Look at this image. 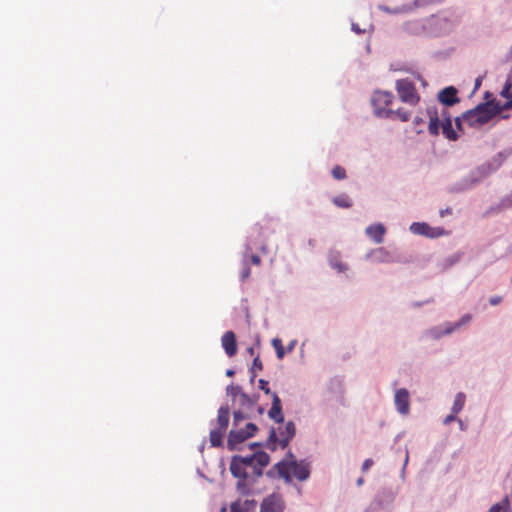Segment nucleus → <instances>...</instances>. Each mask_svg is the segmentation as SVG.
Returning <instances> with one entry per match:
<instances>
[{
	"mask_svg": "<svg viewBox=\"0 0 512 512\" xmlns=\"http://www.w3.org/2000/svg\"><path fill=\"white\" fill-rule=\"evenodd\" d=\"M511 154V147L499 151L489 161L477 166L471 170L468 175L451 185L450 191L454 193H460L474 188L485 178L495 173L511 156Z\"/></svg>",
	"mask_w": 512,
	"mask_h": 512,
	"instance_id": "1",
	"label": "nucleus"
},
{
	"mask_svg": "<svg viewBox=\"0 0 512 512\" xmlns=\"http://www.w3.org/2000/svg\"><path fill=\"white\" fill-rule=\"evenodd\" d=\"M485 102L463 113L464 121L470 127H480L505 109L503 103L496 100L490 92L485 93Z\"/></svg>",
	"mask_w": 512,
	"mask_h": 512,
	"instance_id": "2",
	"label": "nucleus"
},
{
	"mask_svg": "<svg viewBox=\"0 0 512 512\" xmlns=\"http://www.w3.org/2000/svg\"><path fill=\"white\" fill-rule=\"evenodd\" d=\"M402 29L415 36H439L447 33L451 29V24L446 18L432 16L406 21L403 23Z\"/></svg>",
	"mask_w": 512,
	"mask_h": 512,
	"instance_id": "3",
	"label": "nucleus"
},
{
	"mask_svg": "<svg viewBox=\"0 0 512 512\" xmlns=\"http://www.w3.org/2000/svg\"><path fill=\"white\" fill-rule=\"evenodd\" d=\"M426 114L429 117L428 131L432 136H437L442 130V134L450 141H456L458 134L453 129L452 117L447 110L443 107L439 111L436 106H429L426 109Z\"/></svg>",
	"mask_w": 512,
	"mask_h": 512,
	"instance_id": "4",
	"label": "nucleus"
},
{
	"mask_svg": "<svg viewBox=\"0 0 512 512\" xmlns=\"http://www.w3.org/2000/svg\"><path fill=\"white\" fill-rule=\"evenodd\" d=\"M296 434V426L293 421L283 422L277 428L271 427L265 447L275 451L278 447L285 449Z\"/></svg>",
	"mask_w": 512,
	"mask_h": 512,
	"instance_id": "5",
	"label": "nucleus"
},
{
	"mask_svg": "<svg viewBox=\"0 0 512 512\" xmlns=\"http://www.w3.org/2000/svg\"><path fill=\"white\" fill-rule=\"evenodd\" d=\"M394 95L388 91L376 90L371 95V106L373 108V114L377 118L381 119H392L393 109L388 108L392 103Z\"/></svg>",
	"mask_w": 512,
	"mask_h": 512,
	"instance_id": "6",
	"label": "nucleus"
},
{
	"mask_svg": "<svg viewBox=\"0 0 512 512\" xmlns=\"http://www.w3.org/2000/svg\"><path fill=\"white\" fill-rule=\"evenodd\" d=\"M396 496L397 491L383 488L375 495L364 512H391Z\"/></svg>",
	"mask_w": 512,
	"mask_h": 512,
	"instance_id": "7",
	"label": "nucleus"
},
{
	"mask_svg": "<svg viewBox=\"0 0 512 512\" xmlns=\"http://www.w3.org/2000/svg\"><path fill=\"white\" fill-rule=\"evenodd\" d=\"M230 472L235 478H238L236 485L237 491L242 495H250L252 493L249 480L250 473L244 465L239 463L235 456L232 457L230 462Z\"/></svg>",
	"mask_w": 512,
	"mask_h": 512,
	"instance_id": "8",
	"label": "nucleus"
},
{
	"mask_svg": "<svg viewBox=\"0 0 512 512\" xmlns=\"http://www.w3.org/2000/svg\"><path fill=\"white\" fill-rule=\"evenodd\" d=\"M258 427L254 423H246L244 427L238 426L232 428L228 434L227 446L229 450L234 451L238 449V445L245 440L253 437L257 432Z\"/></svg>",
	"mask_w": 512,
	"mask_h": 512,
	"instance_id": "9",
	"label": "nucleus"
},
{
	"mask_svg": "<svg viewBox=\"0 0 512 512\" xmlns=\"http://www.w3.org/2000/svg\"><path fill=\"white\" fill-rule=\"evenodd\" d=\"M324 401L331 405L345 404L343 381L339 377H333L328 381Z\"/></svg>",
	"mask_w": 512,
	"mask_h": 512,
	"instance_id": "10",
	"label": "nucleus"
},
{
	"mask_svg": "<svg viewBox=\"0 0 512 512\" xmlns=\"http://www.w3.org/2000/svg\"><path fill=\"white\" fill-rule=\"evenodd\" d=\"M395 89L403 103L415 106L420 101L414 83L409 79H399L395 83Z\"/></svg>",
	"mask_w": 512,
	"mask_h": 512,
	"instance_id": "11",
	"label": "nucleus"
},
{
	"mask_svg": "<svg viewBox=\"0 0 512 512\" xmlns=\"http://www.w3.org/2000/svg\"><path fill=\"white\" fill-rule=\"evenodd\" d=\"M287 503L282 493L273 491L265 495L259 505V512H286Z\"/></svg>",
	"mask_w": 512,
	"mask_h": 512,
	"instance_id": "12",
	"label": "nucleus"
},
{
	"mask_svg": "<svg viewBox=\"0 0 512 512\" xmlns=\"http://www.w3.org/2000/svg\"><path fill=\"white\" fill-rule=\"evenodd\" d=\"M284 471L288 473L291 483L296 479L299 482H305L310 478L311 475V462L307 459H301L299 461H293L291 465L287 466Z\"/></svg>",
	"mask_w": 512,
	"mask_h": 512,
	"instance_id": "13",
	"label": "nucleus"
},
{
	"mask_svg": "<svg viewBox=\"0 0 512 512\" xmlns=\"http://www.w3.org/2000/svg\"><path fill=\"white\" fill-rule=\"evenodd\" d=\"M409 231L418 236H423L429 239H436L447 234L442 227H433L426 222H413L409 226Z\"/></svg>",
	"mask_w": 512,
	"mask_h": 512,
	"instance_id": "14",
	"label": "nucleus"
},
{
	"mask_svg": "<svg viewBox=\"0 0 512 512\" xmlns=\"http://www.w3.org/2000/svg\"><path fill=\"white\" fill-rule=\"evenodd\" d=\"M365 260L375 264H391L398 262L397 257L385 247L370 249L365 254Z\"/></svg>",
	"mask_w": 512,
	"mask_h": 512,
	"instance_id": "15",
	"label": "nucleus"
},
{
	"mask_svg": "<svg viewBox=\"0 0 512 512\" xmlns=\"http://www.w3.org/2000/svg\"><path fill=\"white\" fill-rule=\"evenodd\" d=\"M429 3H431V0H414L411 3L403 4V5L397 6L395 8H390L386 5L380 4V5H378V9L385 13L393 14V15L409 14V13H412L415 9L424 7V6L428 5Z\"/></svg>",
	"mask_w": 512,
	"mask_h": 512,
	"instance_id": "16",
	"label": "nucleus"
},
{
	"mask_svg": "<svg viewBox=\"0 0 512 512\" xmlns=\"http://www.w3.org/2000/svg\"><path fill=\"white\" fill-rule=\"evenodd\" d=\"M236 459L244 465L247 469L250 467V465H254V463H258V466L260 467H266L270 462V456L266 452L263 451H256L251 455L241 456V455H234Z\"/></svg>",
	"mask_w": 512,
	"mask_h": 512,
	"instance_id": "17",
	"label": "nucleus"
},
{
	"mask_svg": "<svg viewBox=\"0 0 512 512\" xmlns=\"http://www.w3.org/2000/svg\"><path fill=\"white\" fill-rule=\"evenodd\" d=\"M453 333H455V332L452 327V322L445 321L441 324H438V325L428 328L424 332V335L426 338H428L430 340L438 341V340L442 339L443 337L449 336Z\"/></svg>",
	"mask_w": 512,
	"mask_h": 512,
	"instance_id": "18",
	"label": "nucleus"
},
{
	"mask_svg": "<svg viewBox=\"0 0 512 512\" xmlns=\"http://www.w3.org/2000/svg\"><path fill=\"white\" fill-rule=\"evenodd\" d=\"M394 405L396 411L406 416L410 412V393L406 388H399L394 393Z\"/></svg>",
	"mask_w": 512,
	"mask_h": 512,
	"instance_id": "19",
	"label": "nucleus"
},
{
	"mask_svg": "<svg viewBox=\"0 0 512 512\" xmlns=\"http://www.w3.org/2000/svg\"><path fill=\"white\" fill-rule=\"evenodd\" d=\"M327 263L338 274H346L350 269L349 265L342 260L341 253L334 249L327 253Z\"/></svg>",
	"mask_w": 512,
	"mask_h": 512,
	"instance_id": "20",
	"label": "nucleus"
},
{
	"mask_svg": "<svg viewBox=\"0 0 512 512\" xmlns=\"http://www.w3.org/2000/svg\"><path fill=\"white\" fill-rule=\"evenodd\" d=\"M293 461H299L295 455L293 454L292 451H288L285 455V457L279 461L278 463H276L273 467V469L277 472L279 478L283 479V481L285 482V484H290L291 483V479L288 475V473H286V471H284V469L291 465V463Z\"/></svg>",
	"mask_w": 512,
	"mask_h": 512,
	"instance_id": "21",
	"label": "nucleus"
},
{
	"mask_svg": "<svg viewBox=\"0 0 512 512\" xmlns=\"http://www.w3.org/2000/svg\"><path fill=\"white\" fill-rule=\"evenodd\" d=\"M365 234L375 243L381 244L384 241L386 228L382 223L371 224L366 227Z\"/></svg>",
	"mask_w": 512,
	"mask_h": 512,
	"instance_id": "22",
	"label": "nucleus"
},
{
	"mask_svg": "<svg viewBox=\"0 0 512 512\" xmlns=\"http://www.w3.org/2000/svg\"><path fill=\"white\" fill-rule=\"evenodd\" d=\"M438 100L445 106H453L460 101L457 96V89L453 86L446 87L439 91Z\"/></svg>",
	"mask_w": 512,
	"mask_h": 512,
	"instance_id": "23",
	"label": "nucleus"
},
{
	"mask_svg": "<svg viewBox=\"0 0 512 512\" xmlns=\"http://www.w3.org/2000/svg\"><path fill=\"white\" fill-rule=\"evenodd\" d=\"M272 405L268 411L270 419L274 420L277 424H283L284 415L282 412V405L279 396L276 393H272Z\"/></svg>",
	"mask_w": 512,
	"mask_h": 512,
	"instance_id": "24",
	"label": "nucleus"
},
{
	"mask_svg": "<svg viewBox=\"0 0 512 512\" xmlns=\"http://www.w3.org/2000/svg\"><path fill=\"white\" fill-rule=\"evenodd\" d=\"M222 347L228 357H232L237 352L236 336L233 331H227L221 338Z\"/></svg>",
	"mask_w": 512,
	"mask_h": 512,
	"instance_id": "25",
	"label": "nucleus"
},
{
	"mask_svg": "<svg viewBox=\"0 0 512 512\" xmlns=\"http://www.w3.org/2000/svg\"><path fill=\"white\" fill-rule=\"evenodd\" d=\"M254 248H257V244L252 241L251 239H248L245 243V250L243 252L242 256V271H241V281L246 280L250 276V267L248 265V256L253 251Z\"/></svg>",
	"mask_w": 512,
	"mask_h": 512,
	"instance_id": "26",
	"label": "nucleus"
},
{
	"mask_svg": "<svg viewBox=\"0 0 512 512\" xmlns=\"http://www.w3.org/2000/svg\"><path fill=\"white\" fill-rule=\"evenodd\" d=\"M259 400V395H248L245 392L239 398V407L247 412L254 413L255 406Z\"/></svg>",
	"mask_w": 512,
	"mask_h": 512,
	"instance_id": "27",
	"label": "nucleus"
},
{
	"mask_svg": "<svg viewBox=\"0 0 512 512\" xmlns=\"http://www.w3.org/2000/svg\"><path fill=\"white\" fill-rule=\"evenodd\" d=\"M257 502L255 500H238L230 506L231 512H255Z\"/></svg>",
	"mask_w": 512,
	"mask_h": 512,
	"instance_id": "28",
	"label": "nucleus"
},
{
	"mask_svg": "<svg viewBox=\"0 0 512 512\" xmlns=\"http://www.w3.org/2000/svg\"><path fill=\"white\" fill-rule=\"evenodd\" d=\"M230 408L228 405H222L218 409L217 424L218 429L226 431L229 425Z\"/></svg>",
	"mask_w": 512,
	"mask_h": 512,
	"instance_id": "29",
	"label": "nucleus"
},
{
	"mask_svg": "<svg viewBox=\"0 0 512 512\" xmlns=\"http://www.w3.org/2000/svg\"><path fill=\"white\" fill-rule=\"evenodd\" d=\"M463 255V252L458 251L443 258L439 263L440 269L442 271L450 269L462 259Z\"/></svg>",
	"mask_w": 512,
	"mask_h": 512,
	"instance_id": "30",
	"label": "nucleus"
},
{
	"mask_svg": "<svg viewBox=\"0 0 512 512\" xmlns=\"http://www.w3.org/2000/svg\"><path fill=\"white\" fill-rule=\"evenodd\" d=\"M510 208H512V190L508 194L504 195L499 202L493 205L490 209L495 213H499Z\"/></svg>",
	"mask_w": 512,
	"mask_h": 512,
	"instance_id": "31",
	"label": "nucleus"
},
{
	"mask_svg": "<svg viewBox=\"0 0 512 512\" xmlns=\"http://www.w3.org/2000/svg\"><path fill=\"white\" fill-rule=\"evenodd\" d=\"M254 413L247 412L243 409H239L234 411L233 413V428H237L240 426L241 422L247 419H252L254 417Z\"/></svg>",
	"mask_w": 512,
	"mask_h": 512,
	"instance_id": "32",
	"label": "nucleus"
},
{
	"mask_svg": "<svg viewBox=\"0 0 512 512\" xmlns=\"http://www.w3.org/2000/svg\"><path fill=\"white\" fill-rule=\"evenodd\" d=\"M465 401L466 395L463 392H458L454 397V401L451 406V412L454 414L460 413L465 406Z\"/></svg>",
	"mask_w": 512,
	"mask_h": 512,
	"instance_id": "33",
	"label": "nucleus"
},
{
	"mask_svg": "<svg viewBox=\"0 0 512 512\" xmlns=\"http://www.w3.org/2000/svg\"><path fill=\"white\" fill-rule=\"evenodd\" d=\"M265 467L258 466V463H254V465H250L248 470H251L250 473V483L251 487L253 488L254 484L257 482V480L263 475V469Z\"/></svg>",
	"mask_w": 512,
	"mask_h": 512,
	"instance_id": "34",
	"label": "nucleus"
},
{
	"mask_svg": "<svg viewBox=\"0 0 512 512\" xmlns=\"http://www.w3.org/2000/svg\"><path fill=\"white\" fill-rule=\"evenodd\" d=\"M225 433V431L223 430H220L218 428L216 429H212L210 431V443H211V446L213 447H220L222 446L223 444V434Z\"/></svg>",
	"mask_w": 512,
	"mask_h": 512,
	"instance_id": "35",
	"label": "nucleus"
},
{
	"mask_svg": "<svg viewBox=\"0 0 512 512\" xmlns=\"http://www.w3.org/2000/svg\"><path fill=\"white\" fill-rule=\"evenodd\" d=\"M332 202L340 208H350L352 206V200L351 198L346 194H341L338 196H335L332 199Z\"/></svg>",
	"mask_w": 512,
	"mask_h": 512,
	"instance_id": "36",
	"label": "nucleus"
},
{
	"mask_svg": "<svg viewBox=\"0 0 512 512\" xmlns=\"http://www.w3.org/2000/svg\"><path fill=\"white\" fill-rule=\"evenodd\" d=\"M509 507V498L506 496L500 502L492 505L488 512H508Z\"/></svg>",
	"mask_w": 512,
	"mask_h": 512,
	"instance_id": "37",
	"label": "nucleus"
},
{
	"mask_svg": "<svg viewBox=\"0 0 512 512\" xmlns=\"http://www.w3.org/2000/svg\"><path fill=\"white\" fill-rule=\"evenodd\" d=\"M500 95L507 99V101L512 100V75H508L505 84L500 92Z\"/></svg>",
	"mask_w": 512,
	"mask_h": 512,
	"instance_id": "38",
	"label": "nucleus"
},
{
	"mask_svg": "<svg viewBox=\"0 0 512 512\" xmlns=\"http://www.w3.org/2000/svg\"><path fill=\"white\" fill-rule=\"evenodd\" d=\"M472 320V315L466 313L460 317L456 322H452L454 332L458 331L462 326L468 325Z\"/></svg>",
	"mask_w": 512,
	"mask_h": 512,
	"instance_id": "39",
	"label": "nucleus"
},
{
	"mask_svg": "<svg viewBox=\"0 0 512 512\" xmlns=\"http://www.w3.org/2000/svg\"><path fill=\"white\" fill-rule=\"evenodd\" d=\"M243 390L239 385H234L233 383L229 384L226 387V394L228 396H231L233 400H236V398H240L241 394H243Z\"/></svg>",
	"mask_w": 512,
	"mask_h": 512,
	"instance_id": "40",
	"label": "nucleus"
},
{
	"mask_svg": "<svg viewBox=\"0 0 512 512\" xmlns=\"http://www.w3.org/2000/svg\"><path fill=\"white\" fill-rule=\"evenodd\" d=\"M272 346L274 347L275 349V352H276V356L278 359H283L284 355H285V348L283 347L282 345V341L281 339L279 338H274L272 340Z\"/></svg>",
	"mask_w": 512,
	"mask_h": 512,
	"instance_id": "41",
	"label": "nucleus"
},
{
	"mask_svg": "<svg viewBox=\"0 0 512 512\" xmlns=\"http://www.w3.org/2000/svg\"><path fill=\"white\" fill-rule=\"evenodd\" d=\"M411 113L403 108H399L397 110H393V118H398L402 122H407L410 119Z\"/></svg>",
	"mask_w": 512,
	"mask_h": 512,
	"instance_id": "42",
	"label": "nucleus"
},
{
	"mask_svg": "<svg viewBox=\"0 0 512 512\" xmlns=\"http://www.w3.org/2000/svg\"><path fill=\"white\" fill-rule=\"evenodd\" d=\"M332 176L337 180H343L346 178V171L340 166H335L332 169Z\"/></svg>",
	"mask_w": 512,
	"mask_h": 512,
	"instance_id": "43",
	"label": "nucleus"
},
{
	"mask_svg": "<svg viewBox=\"0 0 512 512\" xmlns=\"http://www.w3.org/2000/svg\"><path fill=\"white\" fill-rule=\"evenodd\" d=\"M409 463V451L408 449L406 448L405 449V459H404V463H403V466L401 468V471H400V478L402 480H405V476H406V467Z\"/></svg>",
	"mask_w": 512,
	"mask_h": 512,
	"instance_id": "44",
	"label": "nucleus"
},
{
	"mask_svg": "<svg viewBox=\"0 0 512 512\" xmlns=\"http://www.w3.org/2000/svg\"><path fill=\"white\" fill-rule=\"evenodd\" d=\"M263 369V365L259 357H255L252 363V367L250 368V372L261 371Z\"/></svg>",
	"mask_w": 512,
	"mask_h": 512,
	"instance_id": "45",
	"label": "nucleus"
},
{
	"mask_svg": "<svg viewBox=\"0 0 512 512\" xmlns=\"http://www.w3.org/2000/svg\"><path fill=\"white\" fill-rule=\"evenodd\" d=\"M373 464H374L373 459H371V458L365 459L361 466L362 472H367L373 466Z\"/></svg>",
	"mask_w": 512,
	"mask_h": 512,
	"instance_id": "46",
	"label": "nucleus"
},
{
	"mask_svg": "<svg viewBox=\"0 0 512 512\" xmlns=\"http://www.w3.org/2000/svg\"><path fill=\"white\" fill-rule=\"evenodd\" d=\"M259 388L265 393V394H271V390L268 387V382L264 379L259 380Z\"/></svg>",
	"mask_w": 512,
	"mask_h": 512,
	"instance_id": "47",
	"label": "nucleus"
},
{
	"mask_svg": "<svg viewBox=\"0 0 512 512\" xmlns=\"http://www.w3.org/2000/svg\"><path fill=\"white\" fill-rule=\"evenodd\" d=\"M466 123L463 118V114L460 117L455 118V125L459 131H463V124Z\"/></svg>",
	"mask_w": 512,
	"mask_h": 512,
	"instance_id": "48",
	"label": "nucleus"
},
{
	"mask_svg": "<svg viewBox=\"0 0 512 512\" xmlns=\"http://www.w3.org/2000/svg\"><path fill=\"white\" fill-rule=\"evenodd\" d=\"M457 414H454L451 412V414L447 415L444 420H443V424L447 425L453 421H456L458 418L456 417Z\"/></svg>",
	"mask_w": 512,
	"mask_h": 512,
	"instance_id": "49",
	"label": "nucleus"
},
{
	"mask_svg": "<svg viewBox=\"0 0 512 512\" xmlns=\"http://www.w3.org/2000/svg\"><path fill=\"white\" fill-rule=\"evenodd\" d=\"M296 344H297V340H295V339L291 340V341L288 343L287 347L285 348V353H286V352H287V353H291V352L294 350V348H295Z\"/></svg>",
	"mask_w": 512,
	"mask_h": 512,
	"instance_id": "50",
	"label": "nucleus"
},
{
	"mask_svg": "<svg viewBox=\"0 0 512 512\" xmlns=\"http://www.w3.org/2000/svg\"><path fill=\"white\" fill-rule=\"evenodd\" d=\"M502 301V298L500 296H493L489 299V303L492 306L498 305Z\"/></svg>",
	"mask_w": 512,
	"mask_h": 512,
	"instance_id": "51",
	"label": "nucleus"
},
{
	"mask_svg": "<svg viewBox=\"0 0 512 512\" xmlns=\"http://www.w3.org/2000/svg\"><path fill=\"white\" fill-rule=\"evenodd\" d=\"M250 260L251 262L254 264V265H259L261 260H260V257L256 254H251L250 255Z\"/></svg>",
	"mask_w": 512,
	"mask_h": 512,
	"instance_id": "52",
	"label": "nucleus"
},
{
	"mask_svg": "<svg viewBox=\"0 0 512 512\" xmlns=\"http://www.w3.org/2000/svg\"><path fill=\"white\" fill-rule=\"evenodd\" d=\"M424 123V120L423 118L419 117V116H416L414 119H413V124L415 127L417 126H420L421 124Z\"/></svg>",
	"mask_w": 512,
	"mask_h": 512,
	"instance_id": "53",
	"label": "nucleus"
},
{
	"mask_svg": "<svg viewBox=\"0 0 512 512\" xmlns=\"http://www.w3.org/2000/svg\"><path fill=\"white\" fill-rule=\"evenodd\" d=\"M291 485L295 488V490H296L297 494H298L299 496H301V495H302V493H303V491H302V487H301L300 485H298V484L294 483V482H293V484H291Z\"/></svg>",
	"mask_w": 512,
	"mask_h": 512,
	"instance_id": "54",
	"label": "nucleus"
},
{
	"mask_svg": "<svg viewBox=\"0 0 512 512\" xmlns=\"http://www.w3.org/2000/svg\"><path fill=\"white\" fill-rule=\"evenodd\" d=\"M352 31H354L356 34H361L363 31L360 29V27L357 24H352L351 27Z\"/></svg>",
	"mask_w": 512,
	"mask_h": 512,
	"instance_id": "55",
	"label": "nucleus"
},
{
	"mask_svg": "<svg viewBox=\"0 0 512 512\" xmlns=\"http://www.w3.org/2000/svg\"><path fill=\"white\" fill-rule=\"evenodd\" d=\"M504 109H512V99L510 101H506L505 103H503V106H502Z\"/></svg>",
	"mask_w": 512,
	"mask_h": 512,
	"instance_id": "56",
	"label": "nucleus"
},
{
	"mask_svg": "<svg viewBox=\"0 0 512 512\" xmlns=\"http://www.w3.org/2000/svg\"><path fill=\"white\" fill-rule=\"evenodd\" d=\"M264 411H265L264 407H262V406L256 407V412L258 415H262L264 413Z\"/></svg>",
	"mask_w": 512,
	"mask_h": 512,
	"instance_id": "57",
	"label": "nucleus"
},
{
	"mask_svg": "<svg viewBox=\"0 0 512 512\" xmlns=\"http://www.w3.org/2000/svg\"><path fill=\"white\" fill-rule=\"evenodd\" d=\"M364 484V478L363 477H359L357 480H356V485L358 487L362 486Z\"/></svg>",
	"mask_w": 512,
	"mask_h": 512,
	"instance_id": "58",
	"label": "nucleus"
},
{
	"mask_svg": "<svg viewBox=\"0 0 512 512\" xmlns=\"http://www.w3.org/2000/svg\"><path fill=\"white\" fill-rule=\"evenodd\" d=\"M457 422L459 423V428L464 431L466 429L463 421L461 419H457Z\"/></svg>",
	"mask_w": 512,
	"mask_h": 512,
	"instance_id": "59",
	"label": "nucleus"
},
{
	"mask_svg": "<svg viewBox=\"0 0 512 512\" xmlns=\"http://www.w3.org/2000/svg\"><path fill=\"white\" fill-rule=\"evenodd\" d=\"M235 374V371L233 369L226 370V376L232 377Z\"/></svg>",
	"mask_w": 512,
	"mask_h": 512,
	"instance_id": "60",
	"label": "nucleus"
},
{
	"mask_svg": "<svg viewBox=\"0 0 512 512\" xmlns=\"http://www.w3.org/2000/svg\"><path fill=\"white\" fill-rule=\"evenodd\" d=\"M480 85H481V78L479 77L475 80V89H477Z\"/></svg>",
	"mask_w": 512,
	"mask_h": 512,
	"instance_id": "61",
	"label": "nucleus"
},
{
	"mask_svg": "<svg viewBox=\"0 0 512 512\" xmlns=\"http://www.w3.org/2000/svg\"><path fill=\"white\" fill-rule=\"evenodd\" d=\"M262 444L260 442H254L250 445L251 448L260 447Z\"/></svg>",
	"mask_w": 512,
	"mask_h": 512,
	"instance_id": "62",
	"label": "nucleus"
},
{
	"mask_svg": "<svg viewBox=\"0 0 512 512\" xmlns=\"http://www.w3.org/2000/svg\"><path fill=\"white\" fill-rule=\"evenodd\" d=\"M250 373H251L250 382L253 383L255 380V377H256V373L255 372H250Z\"/></svg>",
	"mask_w": 512,
	"mask_h": 512,
	"instance_id": "63",
	"label": "nucleus"
},
{
	"mask_svg": "<svg viewBox=\"0 0 512 512\" xmlns=\"http://www.w3.org/2000/svg\"><path fill=\"white\" fill-rule=\"evenodd\" d=\"M247 351H248V353H249L250 355H253V354H254V348H253V347L248 348V350H247Z\"/></svg>",
	"mask_w": 512,
	"mask_h": 512,
	"instance_id": "64",
	"label": "nucleus"
}]
</instances>
